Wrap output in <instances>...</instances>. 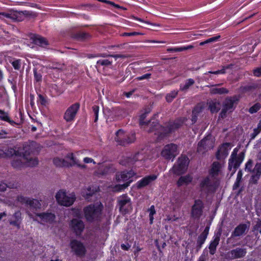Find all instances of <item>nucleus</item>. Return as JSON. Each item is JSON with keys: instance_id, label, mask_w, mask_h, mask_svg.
Masks as SVG:
<instances>
[{"instance_id": "obj_1", "label": "nucleus", "mask_w": 261, "mask_h": 261, "mask_svg": "<svg viewBox=\"0 0 261 261\" xmlns=\"http://www.w3.org/2000/svg\"><path fill=\"white\" fill-rule=\"evenodd\" d=\"M36 145L35 142H32L29 144H25L22 149L16 150L12 148L5 150L0 149V157L12 156L11 164L16 169H19L25 166H35L38 163L37 159L33 156L36 152H38L35 149Z\"/></svg>"}, {"instance_id": "obj_2", "label": "nucleus", "mask_w": 261, "mask_h": 261, "mask_svg": "<svg viewBox=\"0 0 261 261\" xmlns=\"http://www.w3.org/2000/svg\"><path fill=\"white\" fill-rule=\"evenodd\" d=\"M14 198L13 197L12 198V200H8L10 204H13V205H17L18 202L25 204L34 213V215L28 211V215L34 220L37 221L43 225L52 224L54 222L56 217L54 214L51 213H36L34 212L41 208V205L39 200L35 199H30L22 196H18L16 197V201L13 203V201L14 200Z\"/></svg>"}, {"instance_id": "obj_3", "label": "nucleus", "mask_w": 261, "mask_h": 261, "mask_svg": "<svg viewBox=\"0 0 261 261\" xmlns=\"http://www.w3.org/2000/svg\"><path fill=\"white\" fill-rule=\"evenodd\" d=\"M220 185V180L216 179L208 175L203 177L199 180V189L201 194L203 195L208 196L209 194L214 193Z\"/></svg>"}, {"instance_id": "obj_4", "label": "nucleus", "mask_w": 261, "mask_h": 261, "mask_svg": "<svg viewBox=\"0 0 261 261\" xmlns=\"http://www.w3.org/2000/svg\"><path fill=\"white\" fill-rule=\"evenodd\" d=\"M136 173L132 170L129 171H123L118 173L116 175V180L117 182H124L123 184H119L115 186L113 188V191L115 192H120L128 186L134 180Z\"/></svg>"}, {"instance_id": "obj_5", "label": "nucleus", "mask_w": 261, "mask_h": 261, "mask_svg": "<svg viewBox=\"0 0 261 261\" xmlns=\"http://www.w3.org/2000/svg\"><path fill=\"white\" fill-rule=\"evenodd\" d=\"M102 208V204L100 202H96L85 207L84 213L86 220L88 222L98 220L101 217Z\"/></svg>"}, {"instance_id": "obj_6", "label": "nucleus", "mask_w": 261, "mask_h": 261, "mask_svg": "<svg viewBox=\"0 0 261 261\" xmlns=\"http://www.w3.org/2000/svg\"><path fill=\"white\" fill-rule=\"evenodd\" d=\"M67 161L64 159L56 158L54 159V164L57 167H65V166H76L81 169H85L86 166L81 164L80 161L76 158L75 154L73 153H69L66 156Z\"/></svg>"}, {"instance_id": "obj_7", "label": "nucleus", "mask_w": 261, "mask_h": 261, "mask_svg": "<svg viewBox=\"0 0 261 261\" xmlns=\"http://www.w3.org/2000/svg\"><path fill=\"white\" fill-rule=\"evenodd\" d=\"M238 151L239 149L235 148L232 152L230 158L229 159L228 168L229 171H232L231 173V175L236 172L237 168L239 167L244 159V152H242L238 155Z\"/></svg>"}, {"instance_id": "obj_8", "label": "nucleus", "mask_w": 261, "mask_h": 261, "mask_svg": "<svg viewBox=\"0 0 261 261\" xmlns=\"http://www.w3.org/2000/svg\"><path fill=\"white\" fill-rule=\"evenodd\" d=\"M238 151L239 149L235 148L232 152L230 158L229 159L228 168L229 171H232L231 173V175L236 172L237 168L239 167L244 159V152H242L238 155Z\"/></svg>"}, {"instance_id": "obj_9", "label": "nucleus", "mask_w": 261, "mask_h": 261, "mask_svg": "<svg viewBox=\"0 0 261 261\" xmlns=\"http://www.w3.org/2000/svg\"><path fill=\"white\" fill-rule=\"evenodd\" d=\"M58 203L65 206L71 205L75 200V195L73 193H67L66 191L61 190L56 195Z\"/></svg>"}, {"instance_id": "obj_10", "label": "nucleus", "mask_w": 261, "mask_h": 261, "mask_svg": "<svg viewBox=\"0 0 261 261\" xmlns=\"http://www.w3.org/2000/svg\"><path fill=\"white\" fill-rule=\"evenodd\" d=\"M239 100V96L237 95L226 97L223 103V108L220 113L221 117H225L228 112H232L235 109Z\"/></svg>"}, {"instance_id": "obj_11", "label": "nucleus", "mask_w": 261, "mask_h": 261, "mask_svg": "<svg viewBox=\"0 0 261 261\" xmlns=\"http://www.w3.org/2000/svg\"><path fill=\"white\" fill-rule=\"evenodd\" d=\"M115 139L120 145H125L135 141V134L133 132L126 133L123 130L119 129L116 133Z\"/></svg>"}, {"instance_id": "obj_12", "label": "nucleus", "mask_w": 261, "mask_h": 261, "mask_svg": "<svg viewBox=\"0 0 261 261\" xmlns=\"http://www.w3.org/2000/svg\"><path fill=\"white\" fill-rule=\"evenodd\" d=\"M144 128L149 132H154V138L156 142H161L163 139V128L157 121L151 120L147 123Z\"/></svg>"}, {"instance_id": "obj_13", "label": "nucleus", "mask_w": 261, "mask_h": 261, "mask_svg": "<svg viewBox=\"0 0 261 261\" xmlns=\"http://www.w3.org/2000/svg\"><path fill=\"white\" fill-rule=\"evenodd\" d=\"M214 146V140L211 135H207L198 144L197 151L200 154H203L212 149Z\"/></svg>"}, {"instance_id": "obj_14", "label": "nucleus", "mask_w": 261, "mask_h": 261, "mask_svg": "<svg viewBox=\"0 0 261 261\" xmlns=\"http://www.w3.org/2000/svg\"><path fill=\"white\" fill-rule=\"evenodd\" d=\"M118 203L119 210L122 214L128 213L132 209L130 199L126 195L120 196Z\"/></svg>"}, {"instance_id": "obj_15", "label": "nucleus", "mask_w": 261, "mask_h": 261, "mask_svg": "<svg viewBox=\"0 0 261 261\" xmlns=\"http://www.w3.org/2000/svg\"><path fill=\"white\" fill-rule=\"evenodd\" d=\"M203 208V201L200 199L195 200L191 208V217L195 219H199L202 215Z\"/></svg>"}, {"instance_id": "obj_16", "label": "nucleus", "mask_w": 261, "mask_h": 261, "mask_svg": "<svg viewBox=\"0 0 261 261\" xmlns=\"http://www.w3.org/2000/svg\"><path fill=\"white\" fill-rule=\"evenodd\" d=\"M189 162V159L187 156L182 155L178 159L177 165L173 167L174 172L177 174L184 173L187 169Z\"/></svg>"}, {"instance_id": "obj_17", "label": "nucleus", "mask_w": 261, "mask_h": 261, "mask_svg": "<svg viewBox=\"0 0 261 261\" xmlns=\"http://www.w3.org/2000/svg\"><path fill=\"white\" fill-rule=\"evenodd\" d=\"M246 249L238 247L228 251L226 254V258L229 260L241 258L246 255Z\"/></svg>"}, {"instance_id": "obj_18", "label": "nucleus", "mask_w": 261, "mask_h": 261, "mask_svg": "<svg viewBox=\"0 0 261 261\" xmlns=\"http://www.w3.org/2000/svg\"><path fill=\"white\" fill-rule=\"evenodd\" d=\"M178 153L176 145L171 143L164 146V159L173 160Z\"/></svg>"}, {"instance_id": "obj_19", "label": "nucleus", "mask_w": 261, "mask_h": 261, "mask_svg": "<svg viewBox=\"0 0 261 261\" xmlns=\"http://www.w3.org/2000/svg\"><path fill=\"white\" fill-rule=\"evenodd\" d=\"M186 120L187 119L186 118L182 117L178 118L173 122L168 123L166 125V127H164V135L179 128Z\"/></svg>"}, {"instance_id": "obj_20", "label": "nucleus", "mask_w": 261, "mask_h": 261, "mask_svg": "<svg viewBox=\"0 0 261 261\" xmlns=\"http://www.w3.org/2000/svg\"><path fill=\"white\" fill-rule=\"evenodd\" d=\"M143 155L140 153L135 154L133 158H127L124 161H121L120 163L125 166H130L135 164V166H141L143 165Z\"/></svg>"}, {"instance_id": "obj_21", "label": "nucleus", "mask_w": 261, "mask_h": 261, "mask_svg": "<svg viewBox=\"0 0 261 261\" xmlns=\"http://www.w3.org/2000/svg\"><path fill=\"white\" fill-rule=\"evenodd\" d=\"M80 105L79 103H74L66 111L64 118L67 122L72 121L75 117V115L79 109Z\"/></svg>"}, {"instance_id": "obj_22", "label": "nucleus", "mask_w": 261, "mask_h": 261, "mask_svg": "<svg viewBox=\"0 0 261 261\" xmlns=\"http://www.w3.org/2000/svg\"><path fill=\"white\" fill-rule=\"evenodd\" d=\"M231 149V144L229 143L222 144L218 148L216 152V158L219 160L225 159L228 154V151Z\"/></svg>"}, {"instance_id": "obj_23", "label": "nucleus", "mask_w": 261, "mask_h": 261, "mask_svg": "<svg viewBox=\"0 0 261 261\" xmlns=\"http://www.w3.org/2000/svg\"><path fill=\"white\" fill-rule=\"evenodd\" d=\"M70 226L76 236H80L85 228L83 221L79 219H73L70 223Z\"/></svg>"}, {"instance_id": "obj_24", "label": "nucleus", "mask_w": 261, "mask_h": 261, "mask_svg": "<svg viewBox=\"0 0 261 261\" xmlns=\"http://www.w3.org/2000/svg\"><path fill=\"white\" fill-rule=\"evenodd\" d=\"M71 248L75 254L79 256H84L86 252V249L83 244L76 240H73L70 243Z\"/></svg>"}, {"instance_id": "obj_25", "label": "nucleus", "mask_w": 261, "mask_h": 261, "mask_svg": "<svg viewBox=\"0 0 261 261\" xmlns=\"http://www.w3.org/2000/svg\"><path fill=\"white\" fill-rule=\"evenodd\" d=\"M157 176L152 174L145 176L141 180H139L136 184V186L138 189H141L149 185L153 181L155 180Z\"/></svg>"}, {"instance_id": "obj_26", "label": "nucleus", "mask_w": 261, "mask_h": 261, "mask_svg": "<svg viewBox=\"0 0 261 261\" xmlns=\"http://www.w3.org/2000/svg\"><path fill=\"white\" fill-rule=\"evenodd\" d=\"M221 165L218 162H214L211 169L209 170L208 176L215 178L216 179H219L218 176L220 172Z\"/></svg>"}, {"instance_id": "obj_27", "label": "nucleus", "mask_w": 261, "mask_h": 261, "mask_svg": "<svg viewBox=\"0 0 261 261\" xmlns=\"http://www.w3.org/2000/svg\"><path fill=\"white\" fill-rule=\"evenodd\" d=\"M247 229V225L246 224H241L237 226L231 233V238L240 237L245 234Z\"/></svg>"}, {"instance_id": "obj_28", "label": "nucleus", "mask_w": 261, "mask_h": 261, "mask_svg": "<svg viewBox=\"0 0 261 261\" xmlns=\"http://www.w3.org/2000/svg\"><path fill=\"white\" fill-rule=\"evenodd\" d=\"M96 188H94L93 187H89L87 188L84 189L82 191V196L87 200L90 201L91 200V197L93 196V195L96 192Z\"/></svg>"}, {"instance_id": "obj_29", "label": "nucleus", "mask_w": 261, "mask_h": 261, "mask_svg": "<svg viewBox=\"0 0 261 261\" xmlns=\"http://www.w3.org/2000/svg\"><path fill=\"white\" fill-rule=\"evenodd\" d=\"M31 39L34 44L40 46L44 47L48 44L46 40L39 35H33Z\"/></svg>"}, {"instance_id": "obj_30", "label": "nucleus", "mask_w": 261, "mask_h": 261, "mask_svg": "<svg viewBox=\"0 0 261 261\" xmlns=\"http://www.w3.org/2000/svg\"><path fill=\"white\" fill-rule=\"evenodd\" d=\"M220 240V235L217 234L214 236L213 240L211 242L208 247L211 254L213 255L215 253L216 248L219 243Z\"/></svg>"}, {"instance_id": "obj_31", "label": "nucleus", "mask_w": 261, "mask_h": 261, "mask_svg": "<svg viewBox=\"0 0 261 261\" xmlns=\"http://www.w3.org/2000/svg\"><path fill=\"white\" fill-rule=\"evenodd\" d=\"M13 217L15 219V220H10V224L16 226L18 228L20 227V224L21 222V213L19 211L15 212L13 215Z\"/></svg>"}, {"instance_id": "obj_32", "label": "nucleus", "mask_w": 261, "mask_h": 261, "mask_svg": "<svg viewBox=\"0 0 261 261\" xmlns=\"http://www.w3.org/2000/svg\"><path fill=\"white\" fill-rule=\"evenodd\" d=\"M192 177L190 175H186L181 176L177 181L178 186H181L184 185H187L191 182Z\"/></svg>"}, {"instance_id": "obj_33", "label": "nucleus", "mask_w": 261, "mask_h": 261, "mask_svg": "<svg viewBox=\"0 0 261 261\" xmlns=\"http://www.w3.org/2000/svg\"><path fill=\"white\" fill-rule=\"evenodd\" d=\"M195 81L193 79H189L185 81V84H180V90L182 91H187L190 86L193 85Z\"/></svg>"}, {"instance_id": "obj_34", "label": "nucleus", "mask_w": 261, "mask_h": 261, "mask_svg": "<svg viewBox=\"0 0 261 261\" xmlns=\"http://www.w3.org/2000/svg\"><path fill=\"white\" fill-rule=\"evenodd\" d=\"M259 85L257 83H252L244 86L241 87L242 91L244 92L252 91L258 88Z\"/></svg>"}, {"instance_id": "obj_35", "label": "nucleus", "mask_w": 261, "mask_h": 261, "mask_svg": "<svg viewBox=\"0 0 261 261\" xmlns=\"http://www.w3.org/2000/svg\"><path fill=\"white\" fill-rule=\"evenodd\" d=\"M210 93L212 94H223L228 93V90L225 88H214L210 89Z\"/></svg>"}, {"instance_id": "obj_36", "label": "nucleus", "mask_w": 261, "mask_h": 261, "mask_svg": "<svg viewBox=\"0 0 261 261\" xmlns=\"http://www.w3.org/2000/svg\"><path fill=\"white\" fill-rule=\"evenodd\" d=\"M220 103L219 101H213L210 104V108L212 113L217 112L220 109Z\"/></svg>"}, {"instance_id": "obj_37", "label": "nucleus", "mask_w": 261, "mask_h": 261, "mask_svg": "<svg viewBox=\"0 0 261 261\" xmlns=\"http://www.w3.org/2000/svg\"><path fill=\"white\" fill-rule=\"evenodd\" d=\"M206 238L207 236H204L201 233L198 237L196 246L197 250H199L201 248L202 245L204 244Z\"/></svg>"}, {"instance_id": "obj_38", "label": "nucleus", "mask_w": 261, "mask_h": 261, "mask_svg": "<svg viewBox=\"0 0 261 261\" xmlns=\"http://www.w3.org/2000/svg\"><path fill=\"white\" fill-rule=\"evenodd\" d=\"M110 168L105 165H100L97 171V174L104 175L107 174L110 171Z\"/></svg>"}, {"instance_id": "obj_39", "label": "nucleus", "mask_w": 261, "mask_h": 261, "mask_svg": "<svg viewBox=\"0 0 261 261\" xmlns=\"http://www.w3.org/2000/svg\"><path fill=\"white\" fill-rule=\"evenodd\" d=\"M193 47V46L192 45H189L186 47L184 46V47H175V48H169V49H167V50L168 51H175V52L179 51L180 52V51H184V50H186L187 49H191Z\"/></svg>"}, {"instance_id": "obj_40", "label": "nucleus", "mask_w": 261, "mask_h": 261, "mask_svg": "<svg viewBox=\"0 0 261 261\" xmlns=\"http://www.w3.org/2000/svg\"><path fill=\"white\" fill-rule=\"evenodd\" d=\"M253 231L256 234L259 233L261 234V219H258L256 222V224L253 227Z\"/></svg>"}, {"instance_id": "obj_41", "label": "nucleus", "mask_w": 261, "mask_h": 261, "mask_svg": "<svg viewBox=\"0 0 261 261\" xmlns=\"http://www.w3.org/2000/svg\"><path fill=\"white\" fill-rule=\"evenodd\" d=\"M7 187H9L10 188H15L17 187V184H13L12 185L10 184L9 185L7 186L5 183H0V191H4L6 189Z\"/></svg>"}, {"instance_id": "obj_42", "label": "nucleus", "mask_w": 261, "mask_h": 261, "mask_svg": "<svg viewBox=\"0 0 261 261\" xmlns=\"http://www.w3.org/2000/svg\"><path fill=\"white\" fill-rule=\"evenodd\" d=\"M11 64L15 69L19 70L21 67L22 63L21 62V60L16 59L12 61Z\"/></svg>"}, {"instance_id": "obj_43", "label": "nucleus", "mask_w": 261, "mask_h": 261, "mask_svg": "<svg viewBox=\"0 0 261 261\" xmlns=\"http://www.w3.org/2000/svg\"><path fill=\"white\" fill-rule=\"evenodd\" d=\"M229 66H223V68L221 70H218L215 71H210L207 72L205 73V74L206 75L208 73H212L214 74H224L225 73V70L227 68H228Z\"/></svg>"}, {"instance_id": "obj_44", "label": "nucleus", "mask_w": 261, "mask_h": 261, "mask_svg": "<svg viewBox=\"0 0 261 261\" xmlns=\"http://www.w3.org/2000/svg\"><path fill=\"white\" fill-rule=\"evenodd\" d=\"M252 172L254 174L260 176L261 175V163H256Z\"/></svg>"}, {"instance_id": "obj_45", "label": "nucleus", "mask_w": 261, "mask_h": 261, "mask_svg": "<svg viewBox=\"0 0 261 261\" xmlns=\"http://www.w3.org/2000/svg\"><path fill=\"white\" fill-rule=\"evenodd\" d=\"M261 107L260 104L259 103H256L252 106L249 110V112L251 114H253L258 111Z\"/></svg>"}, {"instance_id": "obj_46", "label": "nucleus", "mask_w": 261, "mask_h": 261, "mask_svg": "<svg viewBox=\"0 0 261 261\" xmlns=\"http://www.w3.org/2000/svg\"><path fill=\"white\" fill-rule=\"evenodd\" d=\"M177 92L176 91H172L170 93L167 95L166 99V100L170 102L176 96Z\"/></svg>"}, {"instance_id": "obj_47", "label": "nucleus", "mask_w": 261, "mask_h": 261, "mask_svg": "<svg viewBox=\"0 0 261 261\" xmlns=\"http://www.w3.org/2000/svg\"><path fill=\"white\" fill-rule=\"evenodd\" d=\"M112 60L110 58L107 59H101L97 61V63L98 65H109L111 64Z\"/></svg>"}, {"instance_id": "obj_48", "label": "nucleus", "mask_w": 261, "mask_h": 261, "mask_svg": "<svg viewBox=\"0 0 261 261\" xmlns=\"http://www.w3.org/2000/svg\"><path fill=\"white\" fill-rule=\"evenodd\" d=\"M148 211L149 212V220L150 223H152L153 220V215L155 213L154 207L153 205H152L150 206L149 209L148 210Z\"/></svg>"}, {"instance_id": "obj_49", "label": "nucleus", "mask_w": 261, "mask_h": 261, "mask_svg": "<svg viewBox=\"0 0 261 261\" xmlns=\"http://www.w3.org/2000/svg\"><path fill=\"white\" fill-rule=\"evenodd\" d=\"M0 114H2V115L0 116L1 119L6 121H9V117L8 113L5 112L2 110H0Z\"/></svg>"}, {"instance_id": "obj_50", "label": "nucleus", "mask_w": 261, "mask_h": 261, "mask_svg": "<svg viewBox=\"0 0 261 261\" xmlns=\"http://www.w3.org/2000/svg\"><path fill=\"white\" fill-rule=\"evenodd\" d=\"M37 102L38 104H40L42 106H45L46 103V101L45 98L42 95L39 94L38 95Z\"/></svg>"}, {"instance_id": "obj_51", "label": "nucleus", "mask_w": 261, "mask_h": 261, "mask_svg": "<svg viewBox=\"0 0 261 261\" xmlns=\"http://www.w3.org/2000/svg\"><path fill=\"white\" fill-rule=\"evenodd\" d=\"M252 72L253 75L256 77L261 76V67H256L253 69Z\"/></svg>"}, {"instance_id": "obj_52", "label": "nucleus", "mask_w": 261, "mask_h": 261, "mask_svg": "<svg viewBox=\"0 0 261 261\" xmlns=\"http://www.w3.org/2000/svg\"><path fill=\"white\" fill-rule=\"evenodd\" d=\"M5 18H11V14L7 12L0 11V19H3Z\"/></svg>"}, {"instance_id": "obj_53", "label": "nucleus", "mask_w": 261, "mask_h": 261, "mask_svg": "<svg viewBox=\"0 0 261 261\" xmlns=\"http://www.w3.org/2000/svg\"><path fill=\"white\" fill-rule=\"evenodd\" d=\"M93 111L95 115V121H96L98 119V112H99V107L97 106H94L92 107Z\"/></svg>"}, {"instance_id": "obj_54", "label": "nucleus", "mask_w": 261, "mask_h": 261, "mask_svg": "<svg viewBox=\"0 0 261 261\" xmlns=\"http://www.w3.org/2000/svg\"><path fill=\"white\" fill-rule=\"evenodd\" d=\"M260 176L259 175L253 174L250 179V182L254 184H257L258 180L260 178Z\"/></svg>"}, {"instance_id": "obj_55", "label": "nucleus", "mask_w": 261, "mask_h": 261, "mask_svg": "<svg viewBox=\"0 0 261 261\" xmlns=\"http://www.w3.org/2000/svg\"><path fill=\"white\" fill-rule=\"evenodd\" d=\"M142 34L137 32H133L130 33H124L122 34V36H134L142 35Z\"/></svg>"}, {"instance_id": "obj_56", "label": "nucleus", "mask_w": 261, "mask_h": 261, "mask_svg": "<svg viewBox=\"0 0 261 261\" xmlns=\"http://www.w3.org/2000/svg\"><path fill=\"white\" fill-rule=\"evenodd\" d=\"M220 38V36L218 35L216 37H212L211 38H209L206 40V42L207 44L211 43L214 42H216Z\"/></svg>"}, {"instance_id": "obj_57", "label": "nucleus", "mask_w": 261, "mask_h": 261, "mask_svg": "<svg viewBox=\"0 0 261 261\" xmlns=\"http://www.w3.org/2000/svg\"><path fill=\"white\" fill-rule=\"evenodd\" d=\"M202 107L200 105L196 106L193 109V114H199L202 111Z\"/></svg>"}, {"instance_id": "obj_58", "label": "nucleus", "mask_w": 261, "mask_h": 261, "mask_svg": "<svg viewBox=\"0 0 261 261\" xmlns=\"http://www.w3.org/2000/svg\"><path fill=\"white\" fill-rule=\"evenodd\" d=\"M98 1H99V2H103V3H107V4H110V5L114 6L115 8H121L119 5H118L117 4H115L114 3H113L112 2H111V1H107V0H98Z\"/></svg>"}, {"instance_id": "obj_59", "label": "nucleus", "mask_w": 261, "mask_h": 261, "mask_svg": "<svg viewBox=\"0 0 261 261\" xmlns=\"http://www.w3.org/2000/svg\"><path fill=\"white\" fill-rule=\"evenodd\" d=\"M252 164H253V162H252V160H249L247 162V163L246 164V167H245L246 170H248L249 171H251V168L252 167Z\"/></svg>"}, {"instance_id": "obj_60", "label": "nucleus", "mask_w": 261, "mask_h": 261, "mask_svg": "<svg viewBox=\"0 0 261 261\" xmlns=\"http://www.w3.org/2000/svg\"><path fill=\"white\" fill-rule=\"evenodd\" d=\"M83 161L86 164L93 163L94 164H95L96 163L92 158H88V157L84 158L83 159Z\"/></svg>"}, {"instance_id": "obj_61", "label": "nucleus", "mask_w": 261, "mask_h": 261, "mask_svg": "<svg viewBox=\"0 0 261 261\" xmlns=\"http://www.w3.org/2000/svg\"><path fill=\"white\" fill-rule=\"evenodd\" d=\"M150 74L147 73V74H145L143 75L142 76L137 77V79L138 80L141 81V80H144V79H148L150 77Z\"/></svg>"}, {"instance_id": "obj_62", "label": "nucleus", "mask_w": 261, "mask_h": 261, "mask_svg": "<svg viewBox=\"0 0 261 261\" xmlns=\"http://www.w3.org/2000/svg\"><path fill=\"white\" fill-rule=\"evenodd\" d=\"M260 133V132L257 130V129L256 128H254L253 129V133H252L250 135L251 136V139H253L255 138V137Z\"/></svg>"}, {"instance_id": "obj_63", "label": "nucleus", "mask_w": 261, "mask_h": 261, "mask_svg": "<svg viewBox=\"0 0 261 261\" xmlns=\"http://www.w3.org/2000/svg\"><path fill=\"white\" fill-rule=\"evenodd\" d=\"M146 114H143L140 116V124L142 126L144 125L145 123V122L144 121V119H145L146 117Z\"/></svg>"}, {"instance_id": "obj_64", "label": "nucleus", "mask_w": 261, "mask_h": 261, "mask_svg": "<svg viewBox=\"0 0 261 261\" xmlns=\"http://www.w3.org/2000/svg\"><path fill=\"white\" fill-rule=\"evenodd\" d=\"M49 67L50 68H53V69H62V66L58 64H53V65H51V66L49 65Z\"/></svg>"}]
</instances>
